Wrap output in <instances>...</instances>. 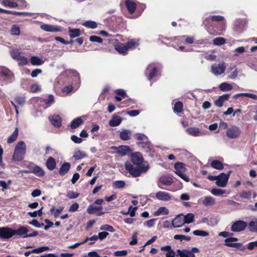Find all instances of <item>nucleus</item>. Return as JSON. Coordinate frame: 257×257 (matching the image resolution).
I'll list each match as a JSON object with an SVG mask.
<instances>
[{
	"label": "nucleus",
	"mask_w": 257,
	"mask_h": 257,
	"mask_svg": "<svg viewBox=\"0 0 257 257\" xmlns=\"http://www.w3.org/2000/svg\"><path fill=\"white\" fill-rule=\"evenodd\" d=\"M143 158L142 154L136 152L131 156V161L136 166L134 167L131 162L126 161L124 164V167L129 173L134 177H137L143 173L147 172L149 169V164L143 163Z\"/></svg>",
	"instance_id": "nucleus-1"
},
{
	"label": "nucleus",
	"mask_w": 257,
	"mask_h": 257,
	"mask_svg": "<svg viewBox=\"0 0 257 257\" xmlns=\"http://www.w3.org/2000/svg\"><path fill=\"white\" fill-rule=\"evenodd\" d=\"M26 145L24 141L18 142L15 146L12 160L14 162H19L24 159L26 153Z\"/></svg>",
	"instance_id": "nucleus-2"
},
{
	"label": "nucleus",
	"mask_w": 257,
	"mask_h": 257,
	"mask_svg": "<svg viewBox=\"0 0 257 257\" xmlns=\"http://www.w3.org/2000/svg\"><path fill=\"white\" fill-rule=\"evenodd\" d=\"M30 231L29 226H21L17 229H13V234L18 235L23 238L35 237L38 235V231H33L28 233Z\"/></svg>",
	"instance_id": "nucleus-3"
},
{
	"label": "nucleus",
	"mask_w": 257,
	"mask_h": 257,
	"mask_svg": "<svg viewBox=\"0 0 257 257\" xmlns=\"http://www.w3.org/2000/svg\"><path fill=\"white\" fill-rule=\"evenodd\" d=\"M160 65L158 63H152L147 67L145 75L148 77L149 80L156 78L157 76V70Z\"/></svg>",
	"instance_id": "nucleus-4"
},
{
	"label": "nucleus",
	"mask_w": 257,
	"mask_h": 257,
	"mask_svg": "<svg viewBox=\"0 0 257 257\" xmlns=\"http://www.w3.org/2000/svg\"><path fill=\"white\" fill-rule=\"evenodd\" d=\"M0 75L3 77L8 83L12 82L15 79L13 73L9 69L4 66H0Z\"/></svg>",
	"instance_id": "nucleus-5"
},
{
	"label": "nucleus",
	"mask_w": 257,
	"mask_h": 257,
	"mask_svg": "<svg viewBox=\"0 0 257 257\" xmlns=\"http://www.w3.org/2000/svg\"><path fill=\"white\" fill-rule=\"evenodd\" d=\"M65 76L72 78V80L79 86L80 83V75L77 71L75 70H67L63 73Z\"/></svg>",
	"instance_id": "nucleus-6"
},
{
	"label": "nucleus",
	"mask_w": 257,
	"mask_h": 257,
	"mask_svg": "<svg viewBox=\"0 0 257 257\" xmlns=\"http://www.w3.org/2000/svg\"><path fill=\"white\" fill-rule=\"evenodd\" d=\"M229 176L230 172L227 174H225L224 173H220L218 175V178L215 182L216 185L220 187H225L228 182Z\"/></svg>",
	"instance_id": "nucleus-7"
},
{
	"label": "nucleus",
	"mask_w": 257,
	"mask_h": 257,
	"mask_svg": "<svg viewBox=\"0 0 257 257\" xmlns=\"http://www.w3.org/2000/svg\"><path fill=\"white\" fill-rule=\"evenodd\" d=\"M226 68V64L222 62L219 64H214L211 66V72L215 75H220L224 73Z\"/></svg>",
	"instance_id": "nucleus-8"
},
{
	"label": "nucleus",
	"mask_w": 257,
	"mask_h": 257,
	"mask_svg": "<svg viewBox=\"0 0 257 257\" xmlns=\"http://www.w3.org/2000/svg\"><path fill=\"white\" fill-rule=\"evenodd\" d=\"M13 236V229L8 227H0L1 239H8Z\"/></svg>",
	"instance_id": "nucleus-9"
},
{
	"label": "nucleus",
	"mask_w": 257,
	"mask_h": 257,
	"mask_svg": "<svg viewBox=\"0 0 257 257\" xmlns=\"http://www.w3.org/2000/svg\"><path fill=\"white\" fill-rule=\"evenodd\" d=\"M248 226L247 223L242 220H238L234 222L231 227V231L239 232L244 230Z\"/></svg>",
	"instance_id": "nucleus-10"
},
{
	"label": "nucleus",
	"mask_w": 257,
	"mask_h": 257,
	"mask_svg": "<svg viewBox=\"0 0 257 257\" xmlns=\"http://www.w3.org/2000/svg\"><path fill=\"white\" fill-rule=\"evenodd\" d=\"M226 134L227 137L230 139L237 138L240 136V131L238 127L232 126L227 130Z\"/></svg>",
	"instance_id": "nucleus-11"
},
{
	"label": "nucleus",
	"mask_w": 257,
	"mask_h": 257,
	"mask_svg": "<svg viewBox=\"0 0 257 257\" xmlns=\"http://www.w3.org/2000/svg\"><path fill=\"white\" fill-rule=\"evenodd\" d=\"M102 209L103 208L101 206H97L94 205H90L87 208V212L89 214L96 213L97 216H101L104 214Z\"/></svg>",
	"instance_id": "nucleus-12"
},
{
	"label": "nucleus",
	"mask_w": 257,
	"mask_h": 257,
	"mask_svg": "<svg viewBox=\"0 0 257 257\" xmlns=\"http://www.w3.org/2000/svg\"><path fill=\"white\" fill-rule=\"evenodd\" d=\"M173 183V179L171 176L169 175H162L159 179L158 182V187L160 188H163L160 186L159 184L162 183L165 186H170Z\"/></svg>",
	"instance_id": "nucleus-13"
},
{
	"label": "nucleus",
	"mask_w": 257,
	"mask_h": 257,
	"mask_svg": "<svg viewBox=\"0 0 257 257\" xmlns=\"http://www.w3.org/2000/svg\"><path fill=\"white\" fill-rule=\"evenodd\" d=\"M40 28L45 32L52 33L60 32L62 30V28L60 26L49 24H43L40 26Z\"/></svg>",
	"instance_id": "nucleus-14"
},
{
	"label": "nucleus",
	"mask_w": 257,
	"mask_h": 257,
	"mask_svg": "<svg viewBox=\"0 0 257 257\" xmlns=\"http://www.w3.org/2000/svg\"><path fill=\"white\" fill-rule=\"evenodd\" d=\"M156 197L157 199L162 201H168L172 199L171 195L165 191H160L156 193Z\"/></svg>",
	"instance_id": "nucleus-15"
},
{
	"label": "nucleus",
	"mask_w": 257,
	"mask_h": 257,
	"mask_svg": "<svg viewBox=\"0 0 257 257\" xmlns=\"http://www.w3.org/2000/svg\"><path fill=\"white\" fill-rule=\"evenodd\" d=\"M172 221L174 228L180 227L185 224V221H184L183 214H180L177 215Z\"/></svg>",
	"instance_id": "nucleus-16"
},
{
	"label": "nucleus",
	"mask_w": 257,
	"mask_h": 257,
	"mask_svg": "<svg viewBox=\"0 0 257 257\" xmlns=\"http://www.w3.org/2000/svg\"><path fill=\"white\" fill-rule=\"evenodd\" d=\"M238 240V239L236 237H229L225 239L224 244L226 246L229 247H233L235 248H239L241 246L242 244L240 243H233Z\"/></svg>",
	"instance_id": "nucleus-17"
},
{
	"label": "nucleus",
	"mask_w": 257,
	"mask_h": 257,
	"mask_svg": "<svg viewBox=\"0 0 257 257\" xmlns=\"http://www.w3.org/2000/svg\"><path fill=\"white\" fill-rule=\"evenodd\" d=\"M233 28L237 32L242 31L244 28V22L240 19L236 20L234 23Z\"/></svg>",
	"instance_id": "nucleus-18"
},
{
	"label": "nucleus",
	"mask_w": 257,
	"mask_h": 257,
	"mask_svg": "<svg viewBox=\"0 0 257 257\" xmlns=\"http://www.w3.org/2000/svg\"><path fill=\"white\" fill-rule=\"evenodd\" d=\"M248 229L251 232L257 233V217L253 218L249 222Z\"/></svg>",
	"instance_id": "nucleus-19"
},
{
	"label": "nucleus",
	"mask_w": 257,
	"mask_h": 257,
	"mask_svg": "<svg viewBox=\"0 0 257 257\" xmlns=\"http://www.w3.org/2000/svg\"><path fill=\"white\" fill-rule=\"evenodd\" d=\"M125 5L130 13H134L136 9V4L133 0H126L125 2Z\"/></svg>",
	"instance_id": "nucleus-20"
},
{
	"label": "nucleus",
	"mask_w": 257,
	"mask_h": 257,
	"mask_svg": "<svg viewBox=\"0 0 257 257\" xmlns=\"http://www.w3.org/2000/svg\"><path fill=\"white\" fill-rule=\"evenodd\" d=\"M115 49L119 53L125 55L127 54L128 51L127 46L125 44L121 43L115 46Z\"/></svg>",
	"instance_id": "nucleus-21"
},
{
	"label": "nucleus",
	"mask_w": 257,
	"mask_h": 257,
	"mask_svg": "<svg viewBox=\"0 0 257 257\" xmlns=\"http://www.w3.org/2000/svg\"><path fill=\"white\" fill-rule=\"evenodd\" d=\"M122 121L121 117L117 115H113L109 120V124L111 126H117L119 125Z\"/></svg>",
	"instance_id": "nucleus-22"
},
{
	"label": "nucleus",
	"mask_w": 257,
	"mask_h": 257,
	"mask_svg": "<svg viewBox=\"0 0 257 257\" xmlns=\"http://www.w3.org/2000/svg\"><path fill=\"white\" fill-rule=\"evenodd\" d=\"M186 131L191 136L194 137H198L202 136V133L198 128L189 127L186 130Z\"/></svg>",
	"instance_id": "nucleus-23"
},
{
	"label": "nucleus",
	"mask_w": 257,
	"mask_h": 257,
	"mask_svg": "<svg viewBox=\"0 0 257 257\" xmlns=\"http://www.w3.org/2000/svg\"><path fill=\"white\" fill-rule=\"evenodd\" d=\"M51 123L56 127H59L61 125V118L59 115H54L49 117Z\"/></svg>",
	"instance_id": "nucleus-24"
},
{
	"label": "nucleus",
	"mask_w": 257,
	"mask_h": 257,
	"mask_svg": "<svg viewBox=\"0 0 257 257\" xmlns=\"http://www.w3.org/2000/svg\"><path fill=\"white\" fill-rule=\"evenodd\" d=\"M70 169V164L69 163H64L60 167L59 173L61 176H64L67 174Z\"/></svg>",
	"instance_id": "nucleus-25"
},
{
	"label": "nucleus",
	"mask_w": 257,
	"mask_h": 257,
	"mask_svg": "<svg viewBox=\"0 0 257 257\" xmlns=\"http://www.w3.org/2000/svg\"><path fill=\"white\" fill-rule=\"evenodd\" d=\"M47 168L50 170H53L56 166V163L55 159L52 157H49L46 163Z\"/></svg>",
	"instance_id": "nucleus-26"
},
{
	"label": "nucleus",
	"mask_w": 257,
	"mask_h": 257,
	"mask_svg": "<svg viewBox=\"0 0 257 257\" xmlns=\"http://www.w3.org/2000/svg\"><path fill=\"white\" fill-rule=\"evenodd\" d=\"M209 19H210L212 21H217L220 22L222 21V28L221 30H224L226 25L225 21L224 20V18L223 16H210L209 17Z\"/></svg>",
	"instance_id": "nucleus-27"
},
{
	"label": "nucleus",
	"mask_w": 257,
	"mask_h": 257,
	"mask_svg": "<svg viewBox=\"0 0 257 257\" xmlns=\"http://www.w3.org/2000/svg\"><path fill=\"white\" fill-rule=\"evenodd\" d=\"M131 132L128 130H123L120 133V138L123 141H127L131 139Z\"/></svg>",
	"instance_id": "nucleus-28"
},
{
	"label": "nucleus",
	"mask_w": 257,
	"mask_h": 257,
	"mask_svg": "<svg viewBox=\"0 0 257 257\" xmlns=\"http://www.w3.org/2000/svg\"><path fill=\"white\" fill-rule=\"evenodd\" d=\"M130 148L127 146H121L117 149L118 153L121 156H125L129 153Z\"/></svg>",
	"instance_id": "nucleus-29"
},
{
	"label": "nucleus",
	"mask_w": 257,
	"mask_h": 257,
	"mask_svg": "<svg viewBox=\"0 0 257 257\" xmlns=\"http://www.w3.org/2000/svg\"><path fill=\"white\" fill-rule=\"evenodd\" d=\"M31 172L32 173H33L39 177H42L45 174L44 170L37 165L34 166L33 170H31Z\"/></svg>",
	"instance_id": "nucleus-30"
},
{
	"label": "nucleus",
	"mask_w": 257,
	"mask_h": 257,
	"mask_svg": "<svg viewBox=\"0 0 257 257\" xmlns=\"http://www.w3.org/2000/svg\"><path fill=\"white\" fill-rule=\"evenodd\" d=\"M82 122L83 120L81 117H77L71 122L70 126L71 128L74 129L78 127Z\"/></svg>",
	"instance_id": "nucleus-31"
},
{
	"label": "nucleus",
	"mask_w": 257,
	"mask_h": 257,
	"mask_svg": "<svg viewBox=\"0 0 257 257\" xmlns=\"http://www.w3.org/2000/svg\"><path fill=\"white\" fill-rule=\"evenodd\" d=\"M68 32L69 36L71 38L79 37L81 35V31L79 29H71L69 28Z\"/></svg>",
	"instance_id": "nucleus-32"
},
{
	"label": "nucleus",
	"mask_w": 257,
	"mask_h": 257,
	"mask_svg": "<svg viewBox=\"0 0 257 257\" xmlns=\"http://www.w3.org/2000/svg\"><path fill=\"white\" fill-rule=\"evenodd\" d=\"M18 128L16 127L13 134L8 138L7 142L8 144H11L15 142L18 138Z\"/></svg>",
	"instance_id": "nucleus-33"
},
{
	"label": "nucleus",
	"mask_w": 257,
	"mask_h": 257,
	"mask_svg": "<svg viewBox=\"0 0 257 257\" xmlns=\"http://www.w3.org/2000/svg\"><path fill=\"white\" fill-rule=\"evenodd\" d=\"M63 209V207H59L58 208L55 209V207L53 206L50 209V211L55 218H57L59 216L60 214L61 213Z\"/></svg>",
	"instance_id": "nucleus-34"
},
{
	"label": "nucleus",
	"mask_w": 257,
	"mask_h": 257,
	"mask_svg": "<svg viewBox=\"0 0 257 257\" xmlns=\"http://www.w3.org/2000/svg\"><path fill=\"white\" fill-rule=\"evenodd\" d=\"M4 13L7 14L16 15L18 16H31V14L28 12H18L12 11H8L4 10Z\"/></svg>",
	"instance_id": "nucleus-35"
},
{
	"label": "nucleus",
	"mask_w": 257,
	"mask_h": 257,
	"mask_svg": "<svg viewBox=\"0 0 257 257\" xmlns=\"http://www.w3.org/2000/svg\"><path fill=\"white\" fill-rule=\"evenodd\" d=\"M183 219L185 223L189 224L194 221V215L193 213H189L186 215H183Z\"/></svg>",
	"instance_id": "nucleus-36"
},
{
	"label": "nucleus",
	"mask_w": 257,
	"mask_h": 257,
	"mask_svg": "<svg viewBox=\"0 0 257 257\" xmlns=\"http://www.w3.org/2000/svg\"><path fill=\"white\" fill-rule=\"evenodd\" d=\"M203 204L205 206L212 205L215 203V199L211 196H206L204 198Z\"/></svg>",
	"instance_id": "nucleus-37"
},
{
	"label": "nucleus",
	"mask_w": 257,
	"mask_h": 257,
	"mask_svg": "<svg viewBox=\"0 0 257 257\" xmlns=\"http://www.w3.org/2000/svg\"><path fill=\"white\" fill-rule=\"evenodd\" d=\"M86 157L85 153L83 151L78 150L74 152L73 158L75 160H80Z\"/></svg>",
	"instance_id": "nucleus-38"
},
{
	"label": "nucleus",
	"mask_w": 257,
	"mask_h": 257,
	"mask_svg": "<svg viewBox=\"0 0 257 257\" xmlns=\"http://www.w3.org/2000/svg\"><path fill=\"white\" fill-rule=\"evenodd\" d=\"M82 25L91 29H95L97 27V24L96 22L92 21H87L82 24Z\"/></svg>",
	"instance_id": "nucleus-39"
},
{
	"label": "nucleus",
	"mask_w": 257,
	"mask_h": 257,
	"mask_svg": "<svg viewBox=\"0 0 257 257\" xmlns=\"http://www.w3.org/2000/svg\"><path fill=\"white\" fill-rule=\"evenodd\" d=\"M125 44L127 46L128 50L134 49L139 45V44L134 40H130Z\"/></svg>",
	"instance_id": "nucleus-40"
},
{
	"label": "nucleus",
	"mask_w": 257,
	"mask_h": 257,
	"mask_svg": "<svg viewBox=\"0 0 257 257\" xmlns=\"http://www.w3.org/2000/svg\"><path fill=\"white\" fill-rule=\"evenodd\" d=\"M31 63L33 65H42L44 61L37 56H33L31 58Z\"/></svg>",
	"instance_id": "nucleus-41"
},
{
	"label": "nucleus",
	"mask_w": 257,
	"mask_h": 257,
	"mask_svg": "<svg viewBox=\"0 0 257 257\" xmlns=\"http://www.w3.org/2000/svg\"><path fill=\"white\" fill-rule=\"evenodd\" d=\"M2 3L5 6L10 8H15L18 6V4L17 2H13L8 0H4Z\"/></svg>",
	"instance_id": "nucleus-42"
},
{
	"label": "nucleus",
	"mask_w": 257,
	"mask_h": 257,
	"mask_svg": "<svg viewBox=\"0 0 257 257\" xmlns=\"http://www.w3.org/2000/svg\"><path fill=\"white\" fill-rule=\"evenodd\" d=\"M211 166L217 170H221L223 168V164L221 162L218 160H214L211 163Z\"/></svg>",
	"instance_id": "nucleus-43"
},
{
	"label": "nucleus",
	"mask_w": 257,
	"mask_h": 257,
	"mask_svg": "<svg viewBox=\"0 0 257 257\" xmlns=\"http://www.w3.org/2000/svg\"><path fill=\"white\" fill-rule=\"evenodd\" d=\"M226 43V39L223 37H217L213 40V44L214 45L220 46Z\"/></svg>",
	"instance_id": "nucleus-44"
},
{
	"label": "nucleus",
	"mask_w": 257,
	"mask_h": 257,
	"mask_svg": "<svg viewBox=\"0 0 257 257\" xmlns=\"http://www.w3.org/2000/svg\"><path fill=\"white\" fill-rule=\"evenodd\" d=\"M219 88L221 91H227L231 90L232 86L226 82H223L219 85Z\"/></svg>",
	"instance_id": "nucleus-45"
},
{
	"label": "nucleus",
	"mask_w": 257,
	"mask_h": 257,
	"mask_svg": "<svg viewBox=\"0 0 257 257\" xmlns=\"http://www.w3.org/2000/svg\"><path fill=\"white\" fill-rule=\"evenodd\" d=\"M125 186V182L122 180L115 181L113 183V187L117 189L123 188Z\"/></svg>",
	"instance_id": "nucleus-46"
},
{
	"label": "nucleus",
	"mask_w": 257,
	"mask_h": 257,
	"mask_svg": "<svg viewBox=\"0 0 257 257\" xmlns=\"http://www.w3.org/2000/svg\"><path fill=\"white\" fill-rule=\"evenodd\" d=\"M11 34L13 36H19L20 34V29L17 25H13L11 29Z\"/></svg>",
	"instance_id": "nucleus-47"
},
{
	"label": "nucleus",
	"mask_w": 257,
	"mask_h": 257,
	"mask_svg": "<svg viewBox=\"0 0 257 257\" xmlns=\"http://www.w3.org/2000/svg\"><path fill=\"white\" fill-rule=\"evenodd\" d=\"M43 207H42L40 209H39L37 211L28 212V214L30 215L31 217H36L37 216H41L43 214Z\"/></svg>",
	"instance_id": "nucleus-48"
},
{
	"label": "nucleus",
	"mask_w": 257,
	"mask_h": 257,
	"mask_svg": "<svg viewBox=\"0 0 257 257\" xmlns=\"http://www.w3.org/2000/svg\"><path fill=\"white\" fill-rule=\"evenodd\" d=\"M161 214L164 215H167L169 214V210L167 208L165 207H160L158 209L157 211L155 212V215L156 216L159 215Z\"/></svg>",
	"instance_id": "nucleus-49"
},
{
	"label": "nucleus",
	"mask_w": 257,
	"mask_h": 257,
	"mask_svg": "<svg viewBox=\"0 0 257 257\" xmlns=\"http://www.w3.org/2000/svg\"><path fill=\"white\" fill-rule=\"evenodd\" d=\"M225 191L220 189L213 188L211 190V193L214 196H220L225 193Z\"/></svg>",
	"instance_id": "nucleus-50"
},
{
	"label": "nucleus",
	"mask_w": 257,
	"mask_h": 257,
	"mask_svg": "<svg viewBox=\"0 0 257 257\" xmlns=\"http://www.w3.org/2000/svg\"><path fill=\"white\" fill-rule=\"evenodd\" d=\"M183 103L180 101L177 102L174 107L175 112L179 113L182 111Z\"/></svg>",
	"instance_id": "nucleus-51"
},
{
	"label": "nucleus",
	"mask_w": 257,
	"mask_h": 257,
	"mask_svg": "<svg viewBox=\"0 0 257 257\" xmlns=\"http://www.w3.org/2000/svg\"><path fill=\"white\" fill-rule=\"evenodd\" d=\"M48 250H49L48 246H41L32 250L31 252H33V253H39Z\"/></svg>",
	"instance_id": "nucleus-52"
},
{
	"label": "nucleus",
	"mask_w": 257,
	"mask_h": 257,
	"mask_svg": "<svg viewBox=\"0 0 257 257\" xmlns=\"http://www.w3.org/2000/svg\"><path fill=\"white\" fill-rule=\"evenodd\" d=\"M44 102L47 105V107L50 106L54 102V97L53 95L50 94L47 99H44Z\"/></svg>",
	"instance_id": "nucleus-53"
},
{
	"label": "nucleus",
	"mask_w": 257,
	"mask_h": 257,
	"mask_svg": "<svg viewBox=\"0 0 257 257\" xmlns=\"http://www.w3.org/2000/svg\"><path fill=\"white\" fill-rule=\"evenodd\" d=\"M174 238L176 240H179L182 241L183 240L186 241H189L191 239V237L189 236H186L185 235L176 234L174 236Z\"/></svg>",
	"instance_id": "nucleus-54"
},
{
	"label": "nucleus",
	"mask_w": 257,
	"mask_h": 257,
	"mask_svg": "<svg viewBox=\"0 0 257 257\" xmlns=\"http://www.w3.org/2000/svg\"><path fill=\"white\" fill-rule=\"evenodd\" d=\"M100 230H105L107 231H109L110 232H114L115 231L113 227L108 224H105L102 225L100 228Z\"/></svg>",
	"instance_id": "nucleus-55"
},
{
	"label": "nucleus",
	"mask_w": 257,
	"mask_h": 257,
	"mask_svg": "<svg viewBox=\"0 0 257 257\" xmlns=\"http://www.w3.org/2000/svg\"><path fill=\"white\" fill-rule=\"evenodd\" d=\"M136 137L138 140L142 141V143L148 142V137L143 134H136Z\"/></svg>",
	"instance_id": "nucleus-56"
},
{
	"label": "nucleus",
	"mask_w": 257,
	"mask_h": 257,
	"mask_svg": "<svg viewBox=\"0 0 257 257\" xmlns=\"http://www.w3.org/2000/svg\"><path fill=\"white\" fill-rule=\"evenodd\" d=\"M17 61L18 62V64L21 66L26 65L28 62L27 58L24 56H21L17 60Z\"/></svg>",
	"instance_id": "nucleus-57"
},
{
	"label": "nucleus",
	"mask_w": 257,
	"mask_h": 257,
	"mask_svg": "<svg viewBox=\"0 0 257 257\" xmlns=\"http://www.w3.org/2000/svg\"><path fill=\"white\" fill-rule=\"evenodd\" d=\"M193 233L195 235L201 236H207L209 234L208 232L200 230H195L193 232Z\"/></svg>",
	"instance_id": "nucleus-58"
},
{
	"label": "nucleus",
	"mask_w": 257,
	"mask_h": 257,
	"mask_svg": "<svg viewBox=\"0 0 257 257\" xmlns=\"http://www.w3.org/2000/svg\"><path fill=\"white\" fill-rule=\"evenodd\" d=\"M98 239V237L97 235H93L91 237H87L86 239L83 241V244L87 242L88 241H91L92 242H90V244H92Z\"/></svg>",
	"instance_id": "nucleus-59"
},
{
	"label": "nucleus",
	"mask_w": 257,
	"mask_h": 257,
	"mask_svg": "<svg viewBox=\"0 0 257 257\" xmlns=\"http://www.w3.org/2000/svg\"><path fill=\"white\" fill-rule=\"evenodd\" d=\"M89 40L93 42H97L101 43L103 42V40L101 38L96 36H91L89 37Z\"/></svg>",
	"instance_id": "nucleus-60"
},
{
	"label": "nucleus",
	"mask_w": 257,
	"mask_h": 257,
	"mask_svg": "<svg viewBox=\"0 0 257 257\" xmlns=\"http://www.w3.org/2000/svg\"><path fill=\"white\" fill-rule=\"evenodd\" d=\"M174 168L176 170H185V165L182 162H177L174 164Z\"/></svg>",
	"instance_id": "nucleus-61"
},
{
	"label": "nucleus",
	"mask_w": 257,
	"mask_h": 257,
	"mask_svg": "<svg viewBox=\"0 0 257 257\" xmlns=\"http://www.w3.org/2000/svg\"><path fill=\"white\" fill-rule=\"evenodd\" d=\"M11 55L13 59L16 61L21 56L20 52L17 50H12Z\"/></svg>",
	"instance_id": "nucleus-62"
},
{
	"label": "nucleus",
	"mask_w": 257,
	"mask_h": 257,
	"mask_svg": "<svg viewBox=\"0 0 257 257\" xmlns=\"http://www.w3.org/2000/svg\"><path fill=\"white\" fill-rule=\"evenodd\" d=\"M15 102L19 105H22L25 103V98L23 97L17 96L14 99Z\"/></svg>",
	"instance_id": "nucleus-63"
},
{
	"label": "nucleus",
	"mask_w": 257,
	"mask_h": 257,
	"mask_svg": "<svg viewBox=\"0 0 257 257\" xmlns=\"http://www.w3.org/2000/svg\"><path fill=\"white\" fill-rule=\"evenodd\" d=\"M67 196L70 199H75L79 196V193L70 191L68 192Z\"/></svg>",
	"instance_id": "nucleus-64"
}]
</instances>
